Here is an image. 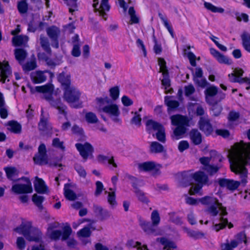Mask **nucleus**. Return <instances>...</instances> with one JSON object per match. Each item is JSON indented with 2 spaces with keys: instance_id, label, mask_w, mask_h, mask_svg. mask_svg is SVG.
Returning a JSON list of instances; mask_svg holds the SVG:
<instances>
[{
  "instance_id": "1",
  "label": "nucleus",
  "mask_w": 250,
  "mask_h": 250,
  "mask_svg": "<svg viewBox=\"0 0 250 250\" xmlns=\"http://www.w3.org/2000/svg\"><path fill=\"white\" fill-rule=\"evenodd\" d=\"M229 160L231 170L239 175L241 180L221 178L218 183L221 187L234 190L239 187L240 183L245 185L247 183L248 170L246 166H250V142L245 143L242 140L235 144L234 149L230 154Z\"/></svg>"
},
{
  "instance_id": "2",
  "label": "nucleus",
  "mask_w": 250,
  "mask_h": 250,
  "mask_svg": "<svg viewBox=\"0 0 250 250\" xmlns=\"http://www.w3.org/2000/svg\"><path fill=\"white\" fill-rule=\"evenodd\" d=\"M63 91V99L71 107L74 108L82 107V102L80 101L82 93L78 88L72 86Z\"/></svg>"
},
{
  "instance_id": "3",
  "label": "nucleus",
  "mask_w": 250,
  "mask_h": 250,
  "mask_svg": "<svg viewBox=\"0 0 250 250\" xmlns=\"http://www.w3.org/2000/svg\"><path fill=\"white\" fill-rule=\"evenodd\" d=\"M146 131L149 134H152L153 131H157L155 136L158 141L165 143L166 142V129L161 123L152 119H148L146 122Z\"/></svg>"
},
{
  "instance_id": "4",
  "label": "nucleus",
  "mask_w": 250,
  "mask_h": 250,
  "mask_svg": "<svg viewBox=\"0 0 250 250\" xmlns=\"http://www.w3.org/2000/svg\"><path fill=\"white\" fill-rule=\"evenodd\" d=\"M31 229L32 223L31 222H28L26 223H22L20 227L16 228L14 230L16 232L22 234L29 241L36 242H39L40 239L39 234L41 233V231L38 229L37 230L38 235L31 236Z\"/></svg>"
},
{
  "instance_id": "5",
  "label": "nucleus",
  "mask_w": 250,
  "mask_h": 250,
  "mask_svg": "<svg viewBox=\"0 0 250 250\" xmlns=\"http://www.w3.org/2000/svg\"><path fill=\"white\" fill-rule=\"evenodd\" d=\"M158 64L160 66L159 73H162L163 79L161 80V84L167 90L171 85V82L169 78V73L167 66L166 62L163 58L158 59Z\"/></svg>"
},
{
  "instance_id": "6",
  "label": "nucleus",
  "mask_w": 250,
  "mask_h": 250,
  "mask_svg": "<svg viewBox=\"0 0 250 250\" xmlns=\"http://www.w3.org/2000/svg\"><path fill=\"white\" fill-rule=\"evenodd\" d=\"M34 163L39 166L47 165L48 163V158L47 149L44 144L41 143L38 147V151L33 158Z\"/></svg>"
},
{
  "instance_id": "7",
  "label": "nucleus",
  "mask_w": 250,
  "mask_h": 250,
  "mask_svg": "<svg viewBox=\"0 0 250 250\" xmlns=\"http://www.w3.org/2000/svg\"><path fill=\"white\" fill-rule=\"evenodd\" d=\"M109 0H102L100 6L99 5L98 0H93L92 6L94 9L95 12H98L99 16L102 17L105 21L107 19L106 12H108L110 9V5L108 2Z\"/></svg>"
},
{
  "instance_id": "8",
  "label": "nucleus",
  "mask_w": 250,
  "mask_h": 250,
  "mask_svg": "<svg viewBox=\"0 0 250 250\" xmlns=\"http://www.w3.org/2000/svg\"><path fill=\"white\" fill-rule=\"evenodd\" d=\"M45 99L49 102L51 106L57 109L59 113L66 116L67 112L66 111L67 106L63 104L60 98L54 99L52 95L45 96Z\"/></svg>"
},
{
  "instance_id": "9",
  "label": "nucleus",
  "mask_w": 250,
  "mask_h": 250,
  "mask_svg": "<svg viewBox=\"0 0 250 250\" xmlns=\"http://www.w3.org/2000/svg\"><path fill=\"white\" fill-rule=\"evenodd\" d=\"M139 225L147 235L157 236L159 234L158 227L149 221L140 219Z\"/></svg>"
},
{
  "instance_id": "10",
  "label": "nucleus",
  "mask_w": 250,
  "mask_h": 250,
  "mask_svg": "<svg viewBox=\"0 0 250 250\" xmlns=\"http://www.w3.org/2000/svg\"><path fill=\"white\" fill-rule=\"evenodd\" d=\"M75 146L80 154L85 160H87L90 155H92L94 151L92 146L88 142L84 144L77 143L75 144Z\"/></svg>"
},
{
  "instance_id": "11",
  "label": "nucleus",
  "mask_w": 250,
  "mask_h": 250,
  "mask_svg": "<svg viewBox=\"0 0 250 250\" xmlns=\"http://www.w3.org/2000/svg\"><path fill=\"white\" fill-rule=\"evenodd\" d=\"M198 126L200 130L206 136L210 135L213 132V127L209 119L201 117L198 122Z\"/></svg>"
},
{
  "instance_id": "12",
  "label": "nucleus",
  "mask_w": 250,
  "mask_h": 250,
  "mask_svg": "<svg viewBox=\"0 0 250 250\" xmlns=\"http://www.w3.org/2000/svg\"><path fill=\"white\" fill-rule=\"evenodd\" d=\"M12 74V69L9 62L3 60L0 62V81L4 83L6 79Z\"/></svg>"
},
{
  "instance_id": "13",
  "label": "nucleus",
  "mask_w": 250,
  "mask_h": 250,
  "mask_svg": "<svg viewBox=\"0 0 250 250\" xmlns=\"http://www.w3.org/2000/svg\"><path fill=\"white\" fill-rule=\"evenodd\" d=\"M139 169L140 171L145 172L152 171V175H155L160 173V168L158 167L155 162L153 161H147L140 163L138 165Z\"/></svg>"
},
{
  "instance_id": "14",
  "label": "nucleus",
  "mask_w": 250,
  "mask_h": 250,
  "mask_svg": "<svg viewBox=\"0 0 250 250\" xmlns=\"http://www.w3.org/2000/svg\"><path fill=\"white\" fill-rule=\"evenodd\" d=\"M47 34L53 42L54 47L57 48L59 46V38L61 33L60 28L55 25H52L46 29Z\"/></svg>"
},
{
  "instance_id": "15",
  "label": "nucleus",
  "mask_w": 250,
  "mask_h": 250,
  "mask_svg": "<svg viewBox=\"0 0 250 250\" xmlns=\"http://www.w3.org/2000/svg\"><path fill=\"white\" fill-rule=\"evenodd\" d=\"M57 80L61 83V87L63 91L72 86L71 85L70 75L67 74L64 71H62L57 75Z\"/></svg>"
},
{
  "instance_id": "16",
  "label": "nucleus",
  "mask_w": 250,
  "mask_h": 250,
  "mask_svg": "<svg viewBox=\"0 0 250 250\" xmlns=\"http://www.w3.org/2000/svg\"><path fill=\"white\" fill-rule=\"evenodd\" d=\"M218 91L217 87L213 85L208 86L206 89L204 91L205 100L208 104H216V101H214L212 98L217 95Z\"/></svg>"
},
{
  "instance_id": "17",
  "label": "nucleus",
  "mask_w": 250,
  "mask_h": 250,
  "mask_svg": "<svg viewBox=\"0 0 250 250\" xmlns=\"http://www.w3.org/2000/svg\"><path fill=\"white\" fill-rule=\"evenodd\" d=\"M12 190L17 194L30 193L33 191L31 183L29 184H15L12 186Z\"/></svg>"
},
{
  "instance_id": "18",
  "label": "nucleus",
  "mask_w": 250,
  "mask_h": 250,
  "mask_svg": "<svg viewBox=\"0 0 250 250\" xmlns=\"http://www.w3.org/2000/svg\"><path fill=\"white\" fill-rule=\"evenodd\" d=\"M171 124L175 126L181 125H189V121L188 117L180 114L172 115L170 117Z\"/></svg>"
},
{
  "instance_id": "19",
  "label": "nucleus",
  "mask_w": 250,
  "mask_h": 250,
  "mask_svg": "<svg viewBox=\"0 0 250 250\" xmlns=\"http://www.w3.org/2000/svg\"><path fill=\"white\" fill-rule=\"evenodd\" d=\"M189 137L192 144L198 146L202 142V135L196 128H192L189 132Z\"/></svg>"
},
{
  "instance_id": "20",
  "label": "nucleus",
  "mask_w": 250,
  "mask_h": 250,
  "mask_svg": "<svg viewBox=\"0 0 250 250\" xmlns=\"http://www.w3.org/2000/svg\"><path fill=\"white\" fill-rule=\"evenodd\" d=\"M35 190L39 194L45 193L48 191V187L44 180L38 177H36L34 183Z\"/></svg>"
},
{
  "instance_id": "21",
  "label": "nucleus",
  "mask_w": 250,
  "mask_h": 250,
  "mask_svg": "<svg viewBox=\"0 0 250 250\" xmlns=\"http://www.w3.org/2000/svg\"><path fill=\"white\" fill-rule=\"evenodd\" d=\"M192 178L197 184L203 186L207 184L208 182V176L200 170L192 173Z\"/></svg>"
},
{
  "instance_id": "22",
  "label": "nucleus",
  "mask_w": 250,
  "mask_h": 250,
  "mask_svg": "<svg viewBox=\"0 0 250 250\" xmlns=\"http://www.w3.org/2000/svg\"><path fill=\"white\" fill-rule=\"evenodd\" d=\"M102 110L104 113L114 117H119L120 114L118 106L116 104L105 105L103 107Z\"/></svg>"
},
{
  "instance_id": "23",
  "label": "nucleus",
  "mask_w": 250,
  "mask_h": 250,
  "mask_svg": "<svg viewBox=\"0 0 250 250\" xmlns=\"http://www.w3.org/2000/svg\"><path fill=\"white\" fill-rule=\"evenodd\" d=\"M30 78L32 82L35 84L42 83L46 80V77L44 74V72L42 71L32 72Z\"/></svg>"
},
{
  "instance_id": "24",
  "label": "nucleus",
  "mask_w": 250,
  "mask_h": 250,
  "mask_svg": "<svg viewBox=\"0 0 250 250\" xmlns=\"http://www.w3.org/2000/svg\"><path fill=\"white\" fill-rule=\"evenodd\" d=\"M157 241L164 246V250H175L177 248L175 243L166 237L157 238Z\"/></svg>"
},
{
  "instance_id": "25",
  "label": "nucleus",
  "mask_w": 250,
  "mask_h": 250,
  "mask_svg": "<svg viewBox=\"0 0 250 250\" xmlns=\"http://www.w3.org/2000/svg\"><path fill=\"white\" fill-rule=\"evenodd\" d=\"M171 98L169 96H166L164 98L165 104L167 106L168 111L176 110L180 105L178 101L171 100Z\"/></svg>"
},
{
  "instance_id": "26",
  "label": "nucleus",
  "mask_w": 250,
  "mask_h": 250,
  "mask_svg": "<svg viewBox=\"0 0 250 250\" xmlns=\"http://www.w3.org/2000/svg\"><path fill=\"white\" fill-rule=\"evenodd\" d=\"M220 223L216 224L213 226L214 229L216 231L224 229L228 226L229 229H231L233 227V225L231 222H229L228 220L226 218L220 217Z\"/></svg>"
},
{
  "instance_id": "27",
  "label": "nucleus",
  "mask_w": 250,
  "mask_h": 250,
  "mask_svg": "<svg viewBox=\"0 0 250 250\" xmlns=\"http://www.w3.org/2000/svg\"><path fill=\"white\" fill-rule=\"evenodd\" d=\"M14 55L16 60L21 64L26 58L27 53L23 48H16L14 50Z\"/></svg>"
},
{
  "instance_id": "28",
  "label": "nucleus",
  "mask_w": 250,
  "mask_h": 250,
  "mask_svg": "<svg viewBox=\"0 0 250 250\" xmlns=\"http://www.w3.org/2000/svg\"><path fill=\"white\" fill-rule=\"evenodd\" d=\"M28 41V37L25 35H20L14 36L12 42L14 46H21L26 44Z\"/></svg>"
},
{
  "instance_id": "29",
  "label": "nucleus",
  "mask_w": 250,
  "mask_h": 250,
  "mask_svg": "<svg viewBox=\"0 0 250 250\" xmlns=\"http://www.w3.org/2000/svg\"><path fill=\"white\" fill-rule=\"evenodd\" d=\"M54 89V86L53 84L51 83H48L41 86H37L35 87L37 92L43 94L49 93L50 95H52Z\"/></svg>"
},
{
  "instance_id": "30",
  "label": "nucleus",
  "mask_w": 250,
  "mask_h": 250,
  "mask_svg": "<svg viewBox=\"0 0 250 250\" xmlns=\"http://www.w3.org/2000/svg\"><path fill=\"white\" fill-rule=\"evenodd\" d=\"M149 151L151 153H161L166 151L164 146L156 141H153L151 143Z\"/></svg>"
},
{
  "instance_id": "31",
  "label": "nucleus",
  "mask_w": 250,
  "mask_h": 250,
  "mask_svg": "<svg viewBox=\"0 0 250 250\" xmlns=\"http://www.w3.org/2000/svg\"><path fill=\"white\" fill-rule=\"evenodd\" d=\"M201 204L204 206L209 207L215 203H217L218 199L213 196H205L198 199Z\"/></svg>"
},
{
  "instance_id": "32",
  "label": "nucleus",
  "mask_w": 250,
  "mask_h": 250,
  "mask_svg": "<svg viewBox=\"0 0 250 250\" xmlns=\"http://www.w3.org/2000/svg\"><path fill=\"white\" fill-rule=\"evenodd\" d=\"M182 178L181 183L183 187H188L191 185L192 178V174L188 171H184L181 173Z\"/></svg>"
},
{
  "instance_id": "33",
  "label": "nucleus",
  "mask_w": 250,
  "mask_h": 250,
  "mask_svg": "<svg viewBox=\"0 0 250 250\" xmlns=\"http://www.w3.org/2000/svg\"><path fill=\"white\" fill-rule=\"evenodd\" d=\"M158 16L163 22L164 26L167 29L171 37L174 38V33L172 26L169 23L167 17L160 12L158 13Z\"/></svg>"
},
{
  "instance_id": "34",
  "label": "nucleus",
  "mask_w": 250,
  "mask_h": 250,
  "mask_svg": "<svg viewBox=\"0 0 250 250\" xmlns=\"http://www.w3.org/2000/svg\"><path fill=\"white\" fill-rule=\"evenodd\" d=\"M188 125H181L176 126L173 130V135L175 139L178 140L182 137V136L187 132V126Z\"/></svg>"
},
{
  "instance_id": "35",
  "label": "nucleus",
  "mask_w": 250,
  "mask_h": 250,
  "mask_svg": "<svg viewBox=\"0 0 250 250\" xmlns=\"http://www.w3.org/2000/svg\"><path fill=\"white\" fill-rule=\"evenodd\" d=\"M7 178L11 181H15L14 177L18 175V171L15 167H7L4 168Z\"/></svg>"
},
{
  "instance_id": "36",
  "label": "nucleus",
  "mask_w": 250,
  "mask_h": 250,
  "mask_svg": "<svg viewBox=\"0 0 250 250\" xmlns=\"http://www.w3.org/2000/svg\"><path fill=\"white\" fill-rule=\"evenodd\" d=\"M8 125L9 126V128L10 131L15 134H19L21 132V125L16 121H9Z\"/></svg>"
},
{
  "instance_id": "37",
  "label": "nucleus",
  "mask_w": 250,
  "mask_h": 250,
  "mask_svg": "<svg viewBox=\"0 0 250 250\" xmlns=\"http://www.w3.org/2000/svg\"><path fill=\"white\" fill-rule=\"evenodd\" d=\"M44 200L45 198L43 196L39 195L36 193L34 194L32 197V200L33 202L40 210H42L43 209L42 203Z\"/></svg>"
},
{
  "instance_id": "38",
  "label": "nucleus",
  "mask_w": 250,
  "mask_h": 250,
  "mask_svg": "<svg viewBox=\"0 0 250 250\" xmlns=\"http://www.w3.org/2000/svg\"><path fill=\"white\" fill-rule=\"evenodd\" d=\"M221 206V203L219 201L215 203L213 205L208 207L206 209L207 211L211 216L215 217L219 213L218 208Z\"/></svg>"
},
{
  "instance_id": "39",
  "label": "nucleus",
  "mask_w": 250,
  "mask_h": 250,
  "mask_svg": "<svg viewBox=\"0 0 250 250\" xmlns=\"http://www.w3.org/2000/svg\"><path fill=\"white\" fill-rule=\"evenodd\" d=\"M242 46L245 50L250 53V34L243 33L241 35Z\"/></svg>"
},
{
  "instance_id": "40",
  "label": "nucleus",
  "mask_w": 250,
  "mask_h": 250,
  "mask_svg": "<svg viewBox=\"0 0 250 250\" xmlns=\"http://www.w3.org/2000/svg\"><path fill=\"white\" fill-rule=\"evenodd\" d=\"M38 128L40 131L45 132H48L51 128L47 120L44 117L41 118L38 124Z\"/></svg>"
},
{
  "instance_id": "41",
  "label": "nucleus",
  "mask_w": 250,
  "mask_h": 250,
  "mask_svg": "<svg viewBox=\"0 0 250 250\" xmlns=\"http://www.w3.org/2000/svg\"><path fill=\"white\" fill-rule=\"evenodd\" d=\"M204 5L207 10L213 13H223L225 11L224 9L222 7H216L210 2L205 1Z\"/></svg>"
},
{
  "instance_id": "42",
  "label": "nucleus",
  "mask_w": 250,
  "mask_h": 250,
  "mask_svg": "<svg viewBox=\"0 0 250 250\" xmlns=\"http://www.w3.org/2000/svg\"><path fill=\"white\" fill-rule=\"evenodd\" d=\"M17 9L21 14H24L27 12L28 10V4L27 0H21L17 3Z\"/></svg>"
},
{
  "instance_id": "43",
  "label": "nucleus",
  "mask_w": 250,
  "mask_h": 250,
  "mask_svg": "<svg viewBox=\"0 0 250 250\" xmlns=\"http://www.w3.org/2000/svg\"><path fill=\"white\" fill-rule=\"evenodd\" d=\"M238 245V242L235 240H232L230 243H222L220 245L221 250H233Z\"/></svg>"
},
{
  "instance_id": "44",
  "label": "nucleus",
  "mask_w": 250,
  "mask_h": 250,
  "mask_svg": "<svg viewBox=\"0 0 250 250\" xmlns=\"http://www.w3.org/2000/svg\"><path fill=\"white\" fill-rule=\"evenodd\" d=\"M94 212L101 217V220L104 219L108 215V211L105 210L101 206L98 205L93 206Z\"/></svg>"
},
{
  "instance_id": "45",
  "label": "nucleus",
  "mask_w": 250,
  "mask_h": 250,
  "mask_svg": "<svg viewBox=\"0 0 250 250\" xmlns=\"http://www.w3.org/2000/svg\"><path fill=\"white\" fill-rule=\"evenodd\" d=\"M37 67V62L35 59L30 61L27 62L22 65V69L25 71H30L35 69Z\"/></svg>"
},
{
  "instance_id": "46",
  "label": "nucleus",
  "mask_w": 250,
  "mask_h": 250,
  "mask_svg": "<svg viewBox=\"0 0 250 250\" xmlns=\"http://www.w3.org/2000/svg\"><path fill=\"white\" fill-rule=\"evenodd\" d=\"M134 192L138 198V199L141 202L147 204L149 202V200L148 198L146 196L144 192L141 190L140 189L134 191Z\"/></svg>"
},
{
  "instance_id": "47",
  "label": "nucleus",
  "mask_w": 250,
  "mask_h": 250,
  "mask_svg": "<svg viewBox=\"0 0 250 250\" xmlns=\"http://www.w3.org/2000/svg\"><path fill=\"white\" fill-rule=\"evenodd\" d=\"M187 233L189 237L194 239L202 238L205 236V233L202 232L191 229L188 230L187 231Z\"/></svg>"
},
{
  "instance_id": "48",
  "label": "nucleus",
  "mask_w": 250,
  "mask_h": 250,
  "mask_svg": "<svg viewBox=\"0 0 250 250\" xmlns=\"http://www.w3.org/2000/svg\"><path fill=\"white\" fill-rule=\"evenodd\" d=\"M85 119L86 122L89 124H95L98 121L96 115L92 112L86 113L85 115Z\"/></svg>"
},
{
  "instance_id": "49",
  "label": "nucleus",
  "mask_w": 250,
  "mask_h": 250,
  "mask_svg": "<svg viewBox=\"0 0 250 250\" xmlns=\"http://www.w3.org/2000/svg\"><path fill=\"white\" fill-rule=\"evenodd\" d=\"M52 145L53 147L60 149L62 151H64L65 149L63 142L61 141L59 138H55L53 139Z\"/></svg>"
},
{
  "instance_id": "50",
  "label": "nucleus",
  "mask_w": 250,
  "mask_h": 250,
  "mask_svg": "<svg viewBox=\"0 0 250 250\" xmlns=\"http://www.w3.org/2000/svg\"><path fill=\"white\" fill-rule=\"evenodd\" d=\"M110 96L113 100H116L119 97L120 89L118 86H115L109 89Z\"/></svg>"
},
{
  "instance_id": "51",
  "label": "nucleus",
  "mask_w": 250,
  "mask_h": 250,
  "mask_svg": "<svg viewBox=\"0 0 250 250\" xmlns=\"http://www.w3.org/2000/svg\"><path fill=\"white\" fill-rule=\"evenodd\" d=\"M67 5L69 7V11L71 13L78 10L77 0H65Z\"/></svg>"
},
{
  "instance_id": "52",
  "label": "nucleus",
  "mask_w": 250,
  "mask_h": 250,
  "mask_svg": "<svg viewBox=\"0 0 250 250\" xmlns=\"http://www.w3.org/2000/svg\"><path fill=\"white\" fill-rule=\"evenodd\" d=\"M74 169L78 173L80 177L85 178L86 177V172L84 167L80 164H75Z\"/></svg>"
},
{
  "instance_id": "53",
  "label": "nucleus",
  "mask_w": 250,
  "mask_h": 250,
  "mask_svg": "<svg viewBox=\"0 0 250 250\" xmlns=\"http://www.w3.org/2000/svg\"><path fill=\"white\" fill-rule=\"evenodd\" d=\"M220 167L218 166L209 165L204 169L209 175L212 176L216 174L220 169Z\"/></svg>"
},
{
  "instance_id": "54",
  "label": "nucleus",
  "mask_w": 250,
  "mask_h": 250,
  "mask_svg": "<svg viewBox=\"0 0 250 250\" xmlns=\"http://www.w3.org/2000/svg\"><path fill=\"white\" fill-rule=\"evenodd\" d=\"M151 220L152 223L158 227L160 222V217L158 211L157 210H154L151 214Z\"/></svg>"
},
{
  "instance_id": "55",
  "label": "nucleus",
  "mask_w": 250,
  "mask_h": 250,
  "mask_svg": "<svg viewBox=\"0 0 250 250\" xmlns=\"http://www.w3.org/2000/svg\"><path fill=\"white\" fill-rule=\"evenodd\" d=\"M64 194L65 197L69 201H74L77 198L76 193L70 189H65Z\"/></svg>"
},
{
  "instance_id": "56",
  "label": "nucleus",
  "mask_w": 250,
  "mask_h": 250,
  "mask_svg": "<svg viewBox=\"0 0 250 250\" xmlns=\"http://www.w3.org/2000/svg\"><path fill=\"white\" fill-rule=\"evenodd\" d=\"M126 176L130 181L131 186L134 189V191L139 189V188L138 187L139 184L138 179L135 177V176H133L129 174H127Z\"/></svg>"
},
{
  "instance_id": "57",
  "label": "nucleus",
  "mask_w": 250,
  "mask_h": 250,
  "mask_svg": "<svg viewBox=\"0 0 250 250\" xmlns=\"http://www.w3.org/2000/svg\"><path fill=\"white\" fill-rule=\"evenodd\" d=\"M240 113L233 110L229 111L228 116V120L229 122H233L237 121L240 118Z\"/></svg>"
},
{
  "instance_id": "58",
  "label": "nucleus",
  "mask_w": 250,
  "mask_h": 250,
  "mask_svg": "<svg viewBox=\"0 0 250 250\" xmlns=\"http://www.w3.org/2000/svg\"><path fill=\"white\" fill-rule=\"evenodd\" d=\"M132 114L134 113L133 112H131ZM142 119L141 115L139 114L138 112L136 111L134 112V116L131 119L130 122L132 124H134L136 125L140 126L141 125Z\"/></svg>"
},
{
  "instance_id": "59",
  "label": "nucleus",
  "mask_w": 250,
  "mask_h": 250,
  "mask_svg": "<svg viewBox=\"0 0 250 250\" xmlns=\"http://www.w3.org/2000/svg\"><path fill=\"white\" fill-rule=\"evenodd\" d=\"M185 95L187 97H189L195 92V89L192 84H189L184 87Z\"/></svg>"
},
{
  "instance_id": "60",
  "label": "nucleus",
  "mask_w": 250,
  "mask_h": 250,
  "mask_svg": "<svg viewBox=\"0 0 250 250\" xmlns=\"http://www.w3.org/2000/svg\"><path fill=\"white\" fill-rule=\"evenodd\" d=\"M41 45L43 50H45L47 53H49L51 52L50 44L47 39L45 38H41Z\"/></svg>"
},
{
  "instance_id": "61",
  "label": "nucleus",
  "mask_w": 250,
  "mask_h": 250,
  "mask_svg": "<svg viewBox=\"0 0 250 250\" xmlns=\"http://www.w3.org/2000/svg\"><path fill=\"white\" fill-rule=\"evenodd\" d=\"M91 234V231L89 227H86L81 229L78 232V234L83 237H89Z\"/></svg>"
},
{
  "instance_id": "62",
  "label": "nucleus",
  "mask_w": 250,
  "mask_h": 250,
  "mask_svg": "<svg viewBox=\"0 0 250 250\" xmlns=\"http://www.w3.org/2000/svg\"><path fill=\"white\" fill-rule=\"evenodd\" d=\"M216 60L220 63L231 64L232 63L230 59L221 53L219 55Z\"/></svg>"
},
{
  "instance_id": "63",
  "label": "nucleus",
  "mask_w": 250,
  "mask_h": 250,
  "mask_svg": "<svg viewBox=\"0 0 250 250\" xmlns=\"http://www.w3.org/2000/svg\"><path fill=\"white\" fill-rule=\"evenodd\" d=\"M72 233V229L69 226H65L63 228V232H62V240H67Z\"/></svg>"
},
{
  "instance_id": "64",
  "label": "nucleus",
  "mask_w": 250,
  "mask_h": 250,
  "mask_svg": "<svg viewBox=\"0 0 250 250\" xmlns=\"http://www.w3.org/2000/svg\"><path fill=\"white\" fill-rule=\"evenodd\" d=\"M212 105V111L213 116L214 117H217L219 116L222 111V107L221 106L217 104V102L216 104H214Z\"/></svg>"
}]
</instances>
